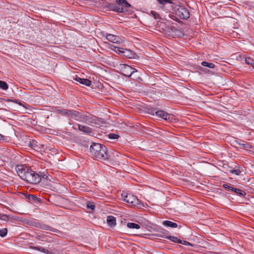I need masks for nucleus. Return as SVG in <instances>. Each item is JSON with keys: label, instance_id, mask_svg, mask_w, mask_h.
I'll return each mask as SVG.
<instances>
[{"label": "nucleus", "instance_id": "obj_22", "mask_svg": "<svg viewBox=\"0 0 254 254\" xmlns=\"http://www.w3.org/2000/svg\"><path fill=\"white\" fill-rule=\"evenodd\" d=\"M239 148L241 149H245L249 150V148L252 147L251 144H239Z\"/></svg>", "mask_w": 254, "mask_h": 254}, {"label": "nucleus", "instance_id": "obj_12", "mask_svg": "<svg viewBox=\"0 0 254 254\" xmlns=\"http://www.w3.org/2000/svg\"><path fill=\"white\" fill-rule=\"evenodd\" d=\"M75 80L80 83L86 85L87 86H90L91 85V81L87 79L81 78L80 77H76Z\"/></svg>", "mask_w": 254, "mask_h": 254}, {"label": "nucleus", "instance_id": "obj_26", "mask_svg": "<svg viewBox=\"0 0 254 254\" xmlns=\"http://www.w3.org/2000/svg\"><path fill=\"white\" fill-rule=\"evenodd\" d=\"M159 3L161 4H165L166 3H173L171 0H157Z\"/></svg>", "mask_w": 254, "mask_h": 254}, {"label": "nucleus", "instance_id": "obj_13", "mask_svg": "<svg viewBox=\"0 0 254 254\" xmlns=\"http://www.w3.org/2000/svg\"><path fill=\"white\" fill-rule=\"evenodd\" d=\"M107 223L110 227H114L116 225V218L113 216H109L107 218Z\"/></svg>", "mask_w": 254, "mask_h": 254}, {"label": "nucleus", "instance_id": "obj_29", "mask_svg": "<svg viewBox=\"0 0 254 254\" xmlns=\"http://www.w3.org/2000/svg\"><path fill=\"white\" fill-rule=\"evenodd\" d=\"M119 136L115 133H110L109 134V138L110 139H117Z\"/></svg>", "mask_w": 254, "mask_h": 254}, {"label": "nucleus", "instance_id": "obj_25", "mask_svg": "<svg viewBox=\"0 0 254 254\" xmlns=\"http://www.w3.org/2000/svg\"><path fill=\"white\" fill-rule=\"evenodd\" d=\"M7 233V230L6 228H3L0 230V236L2 237H4Z\"/></svg>", "mask_w": 254, "mask_h": 254}, {"label": "nucleus", "instance_id": "obj_9", "mask_svg": "<svg viewBox=\"0 0 254 254\" xmlns=\"http://www.w3.org/2000/svg\"><path fill=\"white\" fill-rule=\"evenodd\" d=\"M80 131H81L84 134L89 135H93L94 134L93 130L92 128L86 126H82V127H80Z\"/></svg>", "mask_w": 254, "mask_h": 254}, {"label": "nucleus", "instance_id": "obj_30", "mask_svg": "<svg viewBox=\"0 0 254 254\" xmlns=\"http://www.w3.org/2000/svg\"><path fill=\"white\" fill-rule=\"evenodd\" d=\"M151 13L155 19H158L159 18V14L156 13L155 11H152Z\"/></svg>", "mask_w": 254, "mask_h": 254}, {"label": "nucleus", "instance_id": "obj_4", "mask_svg": "<svg viewBox=\"0 0 254 254\" xmlns=\"http://www.w3.org/2000/svg\"><path fill=\"white\" fill-rule=\"evenodd\" d=\"M130 5L126 0H118L117 4L115 5L114 10L119 12L123 13L127 11V8Z\"/></svg>", "mask_w": 254, "mask_h": 254}, {"label": "nucleus", "instance_id": "obj_3", "mask_svg": "<svg viewBox=\"0 0 254 254\" xmlns=\"http://www.w3.org/2000/svg\"><path fill=\"white\" fill-rule=\"evenodd\" d=\"M120 69L122 74L127 77H130L134 72H137L136 69L126 64H121Z\"/></svg>", "mask_w": 254, "mask_h": 254}, {"label": "nucleus", "instance_id": "obj_16", "mask_svg": "<svg viewBox=\"0 0 254 254\" xmlns=\"http://www.w3.org/2000/svg\"><path fill=\"white\" fill-rule=\"evenodd\" d=\"M72 113L76 114V115H70L72 118H74V119H75L77 121L82 122L83 118L84 117H82V116H80V115L78 113L75 112V111L73 112L72 111Z\"/></svg>", "mask_w": 254, "mask_h": 254}, {"label": "nucleus", "instance_id": "obj_6", "mask_svg": "<svg viewBox=\"0 0 254 254\" xmlns=\"http://www.w3.org/2000/svg\"><path fill=\"white\" fill-rule=\"evenodd\" d=\"M106 37L109 41L116 44H120L125 41V38L111 34H106Z\"/></svg>", "mask_w": 254, "mask_h": 254}, {"label": "nucleus", "instance_id": "obj_38", "mask_svg": "<svg viewBox=\"0 0 254 254\" xmlns=\"http://www.w3.org/2000/svg\"><path fill=\"white\" fill-rule=\"evenodd\" d=\"M169 239L174 242H175L177 240V238L174 237H170Z\"/></svg>", "mask_w": 254, "mask_h": 254}, {"label": "nucleus", "instance_id": "obj_28", "mask_svg": "<svg viewBox=\"0 0 254 254\" xmlns=\"http://www.w3.org/2000/svg\"><path fill=\"white\" fill-rule=\"evenodd\" d=\"M230 172L236 175H239L242 172L240 170H231Z\"/></svg>", "mask_w": 254, "mask_h": 254}, {"label": "nucleus", "instance_id": "obj_2", "mask_svg": "<svg viewBox=\"0 0 254 254\" xmlns=\"http://www.w3.org/2000/svg\"><path fill=\"white\" fill-rule=\"evenodd\" d=\"M89 150L97 159L105 160L108 158L107 149L103 144H91Z\"/></svg>", "mask_w": 254, "mask_h": 254}, {"label": "nucleus", "instance_id": "obj_39", "mask_svg": "<svg viewBox=\"0 0 254 254\" xmlns=\"http://www.w3.org/2000/svg\"><path fill=\"white\" fill-rule=\"evenodd\" d=\"M6 218H7V216L2 215V217L0 218V219H2V220H5Z\"/></svg>", "mask_w": 254, "mask_h": 254}, {"label": "nucleus", "instance_id": "obj_11", "mask_svg": "<svg viewBox=\"0 0 254 254\" xmlns=\"http://www.w3.org/2000/svg\"><path fill=\"white\" fill-rule=\"evenodd\" d=\"M82 122L86 123L89 125L96 124V119L95 117L90 118L87 116L83 118Z\"/></svg>", "mask_w": 254, "mask_h": 254}, {"label": "nucleus", "instance_id": "obj_32", "mask_svg": "<svg viewBox=\"0 0 254 254\" xmlns=\"http://www.w3.org/2000/svg\"><path fill=\"white\" fill-rule=\"evenodd\" d=\"M95 205L92 203H88L87 204V207L91 209V210H94L95 208Z\"/></svg>", "mask_w": 254, "mask_h": 254}, {"label": "nucleus", "instance_id": "obj_14", "mask_svg": "<svg viewBox=\"0 0 254 254\" xmlns=\"http://www.w3.org/2000/svg\"><path fill=\"white\" fill-rule=\"evenodd\" d=\"M163 224L165 226L171 228H176L177 227V224L176 223L167 220L164 221L163 222Z\"/></svg>", "mask_w": 254, "mask_h": 254}, {"label": "nucleus", "instance_id": "obj_41", "mask_svg": "<svg viewBox=\"0 0 254 254\" xmlns=\"http://www.w3.org/2000/svg\"><path fill=\"white\" fill-rule=\"evenodd\" d=\"M253 68H254V65L253 66Z\"/></svg>", "mask_w": 254, "mask_h": 254}, {"label": "nucleus", "instance_id": "obj_35", "mask_svg": "<svg viewBox=\"0 0 254 254\" xmlns=\"http://www.w3.org/2000/svg\"><path fill=\"white\" fill-rule=\"evenodd\" d=\"M80 145L81 146V147L82 149H86L88 147V145H87L86 144L82 143V144H80Z\"/></svg>", "mask_w": 254, "mask_h": 254}, {"label": "nucleus", "instance_id": "obj_5", "mask_svg": "<svg viewBox=\"0 0 254 254\" xmlns=\"http://www.w3.org/2000/svg\"><path fill=\"white\" fill-rule=\"evenodd\" d=\"M124 200L132 206L138 205L140 203V200L135 196L130 193L126 195Z\"/></svg>", "mask_w": 254, "mask_h": 254}, {"label": "nucleus", "instance_id": "obj_31", "mask_svg": "<svg viewBox=\"0 0 254 254\" xmlns=\"http://www.w3.org/2000/svg\"><path fill=\"white\" fill-rule=\"evenodd\" d=\"M82 125L78 124H75L73 126V128L74 129H78L79 131L80 130V127H82Z\"/></svg>", "mask_w": 254, "mask_h": 254}, {"label": "nucleus", "instance_id": "obj_40", "mask_svg": "<svg viewBox=\"0 0 254 254\" xmlns=\"http://www.w3.org/2000/svg\"><path fill=\"white\" fill-rule=\"evenodd\" d=\"M139 148H141L142 150H146V149L144 148L143 147L139 146Z\"/></svg>", "mask_w": 254, "mask_h": 254}, {"label": "nucleus", "instance_id": "obj_24", "mask_svg": "<svg viewBox=\"0 0 254 254\" xmlns=\"http://www.w3.org/2000/svg\"><path fill=\"white\" fill-rule=\"evenodd\" d=\"M32 249L37 250V251H40V252H42L44 253H48V250H47L42 247H32Z\"/></svg>", "mask_w": 254, "mask_h": 254}, {"label": "nucleus", "instance_id": "obj_18", "mask_svg": "<svg viewBox=\"0 0 254 254\" xmlns=\"http://www.w3.org/2000/svg\"><path fill=\"white\" fill-rule=\"evenodd\" d=\"M201 64L203 66L208 67L210 68H214L215 67V64L212 63H208L207 62L204 61L201 62Z\"/></svg>", "mask_w": 254, "mask_h": 254}, {"label": "nucleus", "instance_id": "obj_17", "mask_svg": "<svg viewBox=\"0 0 254 254\" xmlns=\"http://www.w3.org/2000/svg\"><path fill=\"white\" fill-rule=\"evenodd\" d=\"M127 227L130 229H138L140 228L139 225L134 223H128L127 224Z\"/></svg>", "mask_w": 254, "mask_h": 254}, {"label": "nucleus", "instance_id": "obj_10", "mask_svg": "<svg viewBox=\"0 0 254 254\" xmlns=\"http://www.w3.org/2000/svg\"><path fill=\"white\" fill-rule=\"evenodd\" d=\"M122 56L126 58L134 59L135 58L136 55L132 51L124 49Z\"/></svg>", "mask_w": 254, "mask_h": 254}, {"label": "nucleus", "instance_id": "obj_19", "mask_svg": "<svg viewBox=\"0 0 254 254\" xmlns=\"http://www.w3.org/2000/svg\"><path fill=\"white\" fill-rule=\"evenodd\" d=\"M60 113L64 115H76L75 113H72V111L69 110H62L60 111Z\"/></svg>", "mask_w": 254, "mask_h": 254}, {"label": "nucleus", "instance_id": "obj_34", "mask_svg": "<svg viewBox=\"0 0 254 254\" xmlns=\"http://www.w3.org/2000/svg\"><path fill=\"white\" fill-rule=\"evenodd\" d=\"M223 187L226 188V189H228L229 190H233V188L232 187L229 186L227 184L223 185Z\"/></svg>", "mask_w": 254, "mask_h": 254}, {"label": "nucleus", "instance_id": "obj_33", "mask_svg": "<svg viewBox=\"0 0 254 254\" xmlns=\"http://www.w3.org/2000/svg\"><path fill=\"white\" fill-rule=\"evenodd\" d=\"M172 137L173 138V139H177V140H172V141H173V142H176V141H181L182 140H181L179 138H178V137L175 136V135H172Z\"/></svg>", "mask_w": 254, "mask_h": 254}, {"label": "nucleus", "instance_id": "obj_36", "mask_svg": "<svg viewBox=\"0 0 254 254\" xmlns=\"http://www.w3.org/2000/svg\"><path fill=\"white\" fill-rule=\"evenodd\" d=\"M5 136L1 135L0 133V140H5V141H8V140H7L5 138Z\"/></svg>", "mask_w": 254, "mask_h": 254}, {"label": "nucleus", "instance_id": "obj_23", "mask_svg": "<svg viewBox=\"0 0 254 254\" xmlns=\"http://www.w3.org/2000/svg\"><path fill=\"white\" fill-rule=\"evenodd\" d=\"M233 191H234L236 193L239 194L240 196H243L245 194V192L239 189L233 188Z\"/></svg>", "mask_w": 254, "mask_h": 254}, {"label": "nucleus", "instance_id": "obj_8", "mask_svg": "<svg viewBox=\"0 0 254 254\" xmlns=\"http://www.w3.org/2000/svg\"><path fill=\"white\" fill-rule=\"evenodd\" d=\"M178 15L180 17L184 19H187L190 17V12L188 10L183 7H181L178 10Z\"/></svg>", "mask_w": 254, "mask_h": 254}, {"label": "nucleus", "instance_id": "obj_27", "mask_svg": "<svg viewBox=\"0 0 254 254\" xmlns=\"http://www.w3.org/2000/svg\"><path fill=\"white\" fill-rule=\"evenodd\" d=\"M30 147L32 148H33L34 150H37L38 151H39V149H40V147H38V146L37 145V144H29Z\"/></svg>", "mask_w": 254, "mask_h": 254}, {"label": "nucleus", "instance_id": "obj_15", "mask_svg": "<svg viewBox=\"0 0 254 254\" xmlns=\"http://www.w3.org/2000/svg\"><path fill=\"white\" fill-rule=\"evenodd\" d=\"M112 49L119 55L121 56H123L124 49L113 46V48H112Z\"/></svg>", "mask_w": 254, "mask_h": 254}, {"label": "nucleus", "instance_id": "obj_21", "mask_svg": "<svg viewBox=\"0 0 254 254\" xmlns=\"http://www.w3.org/2000/svg\"><path fill=\"white\" fill-rule=\"evenodd\" d=\"M0 88L2 90H7L8 88L7 84L3 81H0Z\"/></svg>", "mask_w": 254, "mask_h": 254}, {"label": "nucleus", "instance_id": "obj_1", "mask_svg": "<svg viewBox=\"0 0 254 254\" xmlns=\"http://www.w3.org/2000/svg\"><path fill=\"white\" fill-rule=\"evenodd\" d=\"M18 176L23 180L31 184H38L40 182V176L33 171H25L21 170L18 167L17 169Z\"/></svg>", "mask_w": 254, "mask_h": 254}, {"label": "nucleus", "instance_id": "obj_37", "mask_svg": "<svg viewBox=\"0 0 254 254\" xmlns=\"http://www.w3.org/2000/svg\"><path fill=\"white\" fill-rule=\"evenodd\" d=\"M182 244L183 245H186V246H190V245H191L189 242H187V241H184Z\"/></svg>", "mask_w": 254, "mask_h": 254}, {"label": "nucleus", "instance_id": "obj_20", "mask_svg": "<svg viewBox=\"0 0 254 254\" xmlns=\"http://www.w3.org/2000/svg\"><path fill=\"white\" fill-rule=\"evenodd\" d=\"M245 63L246 64L251 65L253 67L254 65V60L250 57L245 59Z\"/></svg>", "mask_w": 254, "mask_h": 254}, {"label": "nucleus", "instance_id": "obj_7", "mask_svg": "<svg viewBox=\"0 0 254 254\" xmlns=\"http://www.w3.org/2000/svg\"><path fill=\"white\" fill-rule=\"evenodd\" d=\"M155 115L158 117L162 118L163 119L169 122L172 121L174 119L173 115L168 114L162 110L156 111Z\"/></svg>", "mask_w": 254, "mask_h": 254}]
</instances>
